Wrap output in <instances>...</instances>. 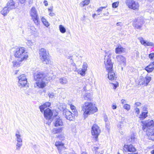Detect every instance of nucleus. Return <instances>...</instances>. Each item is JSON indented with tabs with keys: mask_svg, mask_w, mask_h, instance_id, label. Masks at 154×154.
Returning a JSON list of instances; mask_svg holds the SVG:
<instances>
[{
	"mask_svg": "<svg viewBox=\"0 0 154 154\" xmlns=\"http://www.w3.org/2000/svg\"><path fill=\"white\" fill-rule=\"evenodd\" d=\"M86 71L82 69L78 70V73L82 76H84L85 75Z\"/></svg>",
	"mask_w": 154,
	"mask_h": 154,
	"instance_id": "f704fd0d",
	"label": "nucleus"
},
{
	"mask_svg": "<svg viewBox=\"0 0 154 154\" xmlns=\"http://www.w3.org/2000/svg\"><path fill=\"white\" fill-rule=\"evenodd\" d=\"M40 59L44 64H49L51 62L50 60L45 49L44 48L41 49L39 51Z\"/></svg>",
	"mask_w": 154,
	"mask_h": 154,
	"instance_id": "20e7f679",
	"label": "nucleus"
},
{
	"mask_svg": "<svg viewBox=\"0 0 154 154\" xmlns=\"http://www.w3.org/2000/svg\"><path fill=\"white\" fill-rule=\"evenodd\" d=\"M10 10L7 6L5 7L1 11V14L4 16L8 13Z\"/></svg>",
	"mask_w": 154,
	"mask_h": 154,
	"instance_id": "4be33fe9",
	"label": "nucleus"
},
{
	"mask_svg": "<svg viewBox=\"0 0 154 154\" xmlns=\"http://www.w3.org/2000/svg\"><path fill=\"white\" fill-rule=\"evenodd\" d=\"M30 15L32 17L34 23L36 25L39 24L40 21L38 17V14L35 8L34 7H32L31 8L30 12Z\"/></svg>",
	"mask_w": 154,
	"mask_h": 154,
	"instance_id": "423d86ee",
	"label": "nucleus"
},
{
	"mask_svg": "<svg viewBox=\"0 0 154 154\" xmlns=\"http://www.w3.org/2000/svg\"><path fill=\"white\" fill-rule=\"evenodd\" d=\"M143 112H148L147 110V108L146 107H144L143 108Z\"/></svg>",
	"mask_w": 154,
	"mask_h": 154,
	"instance_id": "e2e57ef3",
	"label": "nucleus"
},
{
	"mask_svg": "<svg viewBox=\"0 0 154 154\" xmlns=\"http://www.w3.org/2000/svg\"><path fill=\"white\" fill-rule=\"evenodd\" d=\"M55 145L57 147L59 154H62L66 149L64 143L62 141H56L55 143Z\"/></svg>",
	"mask_w": 154,
	"mask_h": 154,
	"instance_id": "1a4fd4ad",
	"label": "nucleus"
},
{
	"mask_svg": "<svg viewBox=\"0 0 154 154\" xmlns=\"http://www.w3.org/2000/svg\"><path fill=\"white\" fill-rule=\"evenodd\" d=\"M44 3L45 6H47L48 5L47 1L46 0L44 1Z\"/></svg>",
	"mask_w": 154,
	"mask_h": 154,
	"instance_id": "052dcab7",
	"label": "nucleus"
},
{
	"mask_svg": "<svg viewBox=\"0 0 154 154\" xmlns=\"http://www.w3.org/2000/svg\"><path fill=\"white\" fill-rule=\"evenodd\" d=\"M31 29H32L33 31L34 32L36 31V29L34 28L33 26H31Z\"/></svg>",
	"mask_w": 154,
	"mask_h": 154,
	"instance_id": "4d7b16f0",
	"label": "nucleus"
},
{
	"mask_svg": "<svg viewBox=\"0 0 154 154\" xmlns=\"http://www.w3.org/2000/svg\"><path fill=\"white\" fill-rule=\"evenodd\" d=\"M144 126L146 127L147 129L152 128H154V122L152 120L149 119L145 121Z\"/></svg>",
	"mask_w": 154,
	"mask_h": 154,
	"instance_id": "4468645a",
	"label": "nucleus"
},
{
	"mask_svg": "<svg viewBox=\"0 0 154 154\" xmlns=\"http://www.w3.org/2000/svg\"><path fill=\"white\" fill-rule=\"evenodd\" d=\"M123 50V48L120 46L116 48L115 49L116 53L117 54L122 52Z\"/></svg>",
	"mask_w": 154,
	"mask_h": 154,
	"instance_id": "7c9ffc66",
	"label": "nucleus"
},
{
	"mask_svg": "<svg viewBox=\"0 0 154 154\" xmlns=\"http://www.w3.org/2000/svg\"><path fill=\"white\" fill-rule=\"evenodd\" d=\"M107 6L105 7H101L99 8L98 9L97 11L98 12H100L103 9H104L106 8Z\"/></svg>",
	"mask_w": 154,
	"mask_h": 154,
	"instance_id": "37998d69",
	"label": "nucleus"
},
{
	"mask_svg": "<svg viewBox=\"0 0 154 154\" xmlns=\"http://www.w3.org/2000/svg\"><path fill=\"white\" fill-rule=\"evenodd\" d=\"M113 88L115 89H116L118 87V85L117 84H113Z\"/></svg>",
	"mask_w": 154,
	"mask_h": 154,
	"instance_id": "5fc2aeb1",
	"label": "nucleus"
},
{
	"mask_svg": "<svg viewBox=\"0 0 154 154\" xmlns=\"http://www.w3.org/2000/svg\"><path fill=\"white\" fill-rule=\"evenodd\" d=\"M123 149L125 152H134L136 150L135 148L131 144H125L124 146Z\"/></svg>",
	"mask_w": 154,
	"mask_h": 154,
	"instance_id": "f8f14e48",
	"label": "nucleus"
},
{
	"mask_svg": "<svg viewBox=\"0 0 154 154\" xmlns=\"http://www.w3.org/2000/svg\"><path fill=\"white\" fill-rule=\"evenodd\" d=\"M100 133L99 127L96 124H94L91 128V133L93 136H94V140L96 141Z\"/></svg>",
	"mask_w": 154,
	"mask_h": 154,
	"instance_id": "6e6552de",
	"label": "nucleus"
},
{
	"mask_svg": "<svg viewBox=\"0 0 154 154\" xmlns=\"http://www.w3.org/2000/svg\"><path fill=\"white\" fill-rule=\"evenodd\" d=\"M90 2V0H85L83 1L81 3L82 5V6L84 7L85 5H88Z\"/></svg>",
	"mask_w": 154,
	"mask_h": 154,
	"instance_id": "473e14b6",
	"label": "nucleus"
},
{
	"mask_svg": "<svg viewBox=\"0 0 154 154\" xmlns=\"http://www.w3.org/2000/svg\"><path fill=\"white\" fill-rule=\"evenodd\" d=\"M96 14H93L92 17L93 18H94L95 16L96 15Z\"/></svg>",
	"mask_w": 154,
	"mask_h": 154,
	"instance_id": "69168bd1",
	"label": "nucleus"
},
{
	"mask_svg": "<svg viewBox=\"0 0 154 154\" xmlns=\"http://www.w3.org/2000/svg\"><path fill=\"white\" fill-rule=\"evenodd\" d=\"M82 154H88L87 153H86V152H83L82 153Z\"/></svg>",
	"mask_w": 154,
	"mask_h": 154,
	"instance_id": "774afa93",
	"label": "nucleus"
},
{
	"mask_svg": "<svg viewBox=\"0 0 154 154\" xmlns=\"http://www.w3.org/2000/svg\"><path fill=\"white\" fill-rule=\"evenodd\" d=\"M74 115L71 112V114L69 115L66 119L70 121L74 119Z\"/></svg>",
	"mask_w": 154,
	"mask_h": 154,
	"instance_id": "e433bc0d",
	"label": "nucleus"
},
{
	"mask_svg": "<svg viewBox=\"0 0 154 154\" xmlns=\"http://www.w3.org/2000/svg\"><path fill=\"white\" fill-rule=\"evenodd\" d=\"M48 11H49L51 12L52 11V8H48Z\"/></svg>",
	"mask_w": 154,
	"mask_h": 154,
	"instance_id": "0e129e2a",
	"label": "nucleus"
},
{
	"mask_svg": "<svg viewBox=\"0 0 154 154\" xmlns=\"http://www.w3.org/2000/svg\"><path fill=\"white\" fill-rule=\"evenodd\" d=\"M82 105V110L84 112L83 115L85 119L88 115L91 113H93L97 110V108L91 102H86Z\"/></svg>",
	"mask_w": 154,
	"mask_h": 154,
	"instance_id": "f03ea898",
	"label": "nucleus"
},
{
	"mask_svg": "<svg viewBox=\"0 0 154 154\" xmlns=\"http://www.w3.org/2000/svg\"><path fill=\"white\" fill-rule=\"evenodd\" d=\"M45 108H46V107H45V106H43V107H42V108L41 107V106H39V108L40 109V111L42 112L43 111L44 112V111L45 110Z\"/></svg>",
	"mask_w": 154,
	"mask_h": 154,
	"instance_id": "49530a36",
	"label": "nucleus"
},
{
	"mask_svg": "<svg viewBox=\"0 0 154 154\" xmlns=\"http://www.w3.org/2000/svg\"><path fill=\"white\" fill-rule=\"evenodd\" d=\"M70 107L72 110H73V109H75V107L74 105H71L70 106Z\"/></svg>",
	"mask_w": 154,
	"mask_h": 154,
	"instance_id": "3c124183",
	"label": "nucleus"
},
{
	"mask_svg": "<svg viewBox=\"0 0 154 154\" xmlns=\"http://www.w3.org/2000/svg\"><path fill=\"white\" fill-rule=\"evenodd\" d=\"M125 4L130 9L135 10H138L139 9V3L137 2L134 0H126Z\"/></svg>",
	"mask_w": 154,
	"mask_h": 154,
	"instance_id": "0eeeda50",
	"label": "nucleus"
},
{
	"mask_svg": "<svg viewBox=\"0 0 154 154\" xmlns=\"http://www.w3.org/2000/svg\"><path fill=\"white\" fill-rule=\"evenodd\" d=\"M121 103L122 104H124L126 102V101L125 99H122L121 100Z\"/></svg>",
	"mask_w": 154,
	"mask_h": 154,
	"instance_id": "680f3d73",
	"label": "nucleus"
},
{
	"mask_svg": "<svg viewBox=\"0 0 154 154\" xmlns=\"http://www.w3.org/2000/svg\"><path fill=\"white\" fill-rule=\"evenodd\" d=\"M22 146V142H17L16 145V149L17 150H19L20 149Z\"/></svg>",
	"mask_w": 154,
	"mask_h": 154,
	"instance_id": "c85d7f7f",
	"label": "nucleus"
},
{
	"mask_svg": "<svg viewBox=\"0 0 154 154\" xmlns=\"http://www.w3.org/2000/svg\"><path fill=\"white\" fill-rule=\"evenodd\" d=\"M72 112L74 113V115L75 116H77L78 114V112L77 110L75 109L72 110Z\"/></svg>",
	"mask_w": 154,
	"mask_h": 154,
	"instance_id": "8fccbe9b",
	"label": "nucleus"
},
{
	"mask_svg": "<svg viewBox=\"0 0 154 154\" xmlns=\"http://www.w3.org/2000/svg\"><path fill=\"white\" fill-rule=\"evenodd\" d=\"M14 56L16 57L20 58L21 61L27 59L28 57L27 52L25 50V48L23 47L20 48L17 50L15 53Z\"/></svg>",
	"mask_w": 154,
	"mask_h": 154,
	"instance_id": "39448f33",
	"label": "nucleus"
},
{
	"mask_svg": "<svg viewBox=\"0 0 154 154\" xmlns=\"http://www.w3.org/2000/svg\"><path fill=\"white\" fill-rule=\"evenodd\" d=\"M141 105V103L139 102H137L135 103L134 105L136 107L138 106H140Z\"/></svg>",
	"mask_w": 154,
	"mask_h": 154,
	"instance_id": "09e8293b",
	"label": "nucleus"
},
{
	"mask_svg": "<svg viewBox=\"0 0 154 154\" xmlns=\"http://www.w3.org/2000/svg\"><path fill=\"white\" fill-rule=\"evenodd\" d=\"M154 69V67L152 64H150L145 68V69L148 72H152Z\"/></svg>",
	"mask_w": 154,
	"mask_h": 154,
	"instance_id": "393cba45",
	"label": "nucleus"
},
{
	"mask_svg": "<svg viewBox=\"0 0 154 154\" xmlns=\"http://www.w3.org/2000/svg\"><path fill=\"white\" fill-rule=\"evenodd\" d=\"M13 66H16L17 65H16V64L17 63L16 61H14L13 62Z\"/></svg>",
	"mask_w": 154,
	"mask_h": 154,
	"instance_id": "6e6d98bb",
	"label": "nucleus"
},
{
	"mask_svg": "<svg viewBox=\"0 0 154 154\" xmlns=\"http://www.w3.org/2000/svg\"><path fill=\"white\" fill-rule=\"evenodd\" d=\"M16 140L17 142H23L22 139L21 138V135L20 134V132L18 131L16 132L15 134Z\"/></svg>",
	"mask_w": 154,
	"mask_h": 154,
	"instance_id": "aec40b11",
	"label": "nucleus"
},
{
	"mask_svg": "<svg viewBox=\"0 0 154 154\" xmlns=\"http://www.w3.org/2000/svg\"><path fill=\"white\" fill-rule=\"evenodd\" d=\"M60 83L62 85H65L68 82V80L65 77L60 78L59 79Z\"/></svg>",
	"mask_w": 154,
	"mask_h": 154,
	"instance_id": "5701e85b",
	"label": "nucleus"
},
{
	"mask_svg": "<svg viewBox=\"0 0 154 154\" xmlns=\"http://www.w3.org/2000/svg\"><path fill=\"white\" fill-rule=\"evenodd\" d=\"M53 115V113L52 110L49 108H48L44 111V116L47 120L51 121Z\"/></svg>",
	"mask_w": 154,
	"mask_h": 154,
	"instance_id": "9b49d317",
	"label": "nucleus"
},
{
	"mask_svg": "<svg viewBox=\"0 0 154 154\" xmlns=\"http://www.w3.org/2000/svg\"><path fill=\"white\" fill-rule=\"evenodd\" d=\"M59 30L62 33H65L66 32V29L62 25H60L59 27Z\"/></svg>",
	"mask_w": 154,
	"mask_h": 154,
	"instance_id": "c756f323",
	"label": "nucleus"
},
{
	"mask_svg": "<svg viewBox=\"0 0 154 154\" xmlns=\"http://www.w3.org/2000/svg\"><path fill=\"white\" fill-rule=\"evenodd\" d=\"M54 123L55 127L62 126L63 125L62 119L59 117L57 118Z\"/></svg>",
	"mask_w": 154,
	"mask_h": 154,
	"instance_id": "6ab92c4d",
	"label": "nucleus"
},
{
	"mask_svg": "<svg viewBox=\"0 0 154 154\" xmlns=\"http://www.w3.org/2000/svg\"><path fill=\"white\" fill-rule=\"evenodd\" d=\"M123 107L124 109H126L127 111H129L130 109V106L129 105L127 104H124Z\"/></svg>",
	"mask_w": 154,
	"mask_h": 154,
	"instance_id": "c9c22d12",
	"label": "nucleus"
},
{
	"mask_svg": "<svg viewBox=\"0 0 154 154\" xmlns=\"http://www.w3.org/2000/svg\"><path fill=\"white\" fill-rule=\"evenodd\" d=\"M116 25L117 26H122V24L121 22H118V23H117Z\"/></svg>",
	"mask_w": 154,
	"mask_h": 154,
	"instance_id": "603ef678",
	"label": "nucleus"
},
{
	"mask_svg": "<svg viewBox=\"0 0 154 154\" xmlns=\"http://www.w3.org/2000/svg\"><path fill=\"white\" fill-rule=\"evenodd\" d=\"M119 2H116L113 3L112 5V7L114 8H117L119 5Z\"/></svg>",
	"mask_w": 154,
	"mask_h": 154,
	"instance_id": "58836bf2",
	"label": "nucleus"
},
{
	"mask_svg": "<svg viewBox=\"0 0 154 154\" xmlns=\"http://www.w3.org/2000/svg\"><path fill=\"white\" fill-rule=\"evenodd\" d=\"M140 40L141 44L144 46L154 47V43L152 42L145 41L143 39V38H141Z\"/></svg>",
	"mask_w": 154,
	"mask_h": 154,
	"instance_id": "dca6fc26",
	"label": "nucleus"
},
{
	"mask_svg": "<svg viewBox=\"0 0 154 154\" xmlns=\"http://www.w3.org/2000/svg\"><path fill=\"white\" fill-rule=\"evenodd\" d=\"M147 135L148 138L152 141L154 140V128L147 129Z\"/></svg>",
	"mask_w": 154,
	"mask_h": 154,
	"instance_id": "ddd939ff",
	"label": "nucleus"
},
{
	"mask_svg": "<svg viewBox=\"0 0 154 154\" xmlns=\"http://www.w3.org/2000/svg\"><path fill=\"white\" fill-rule=\"evenodd\" d=\"M84 97L85 100L91 101L92 99V95L90 93H85Z\"/></svg>",
	"mask_w": 154,
	"mask_h": 154,
	"instance_id": "412c9836",
	"label": "nucleus"
},
{
	"mask_svg": "<svg viewBox=\"0 0 154 154\" xmlns=\"http://www.w3.org/2000/svg\"><path fill=\"white\" fill-rule=\"evenodd\" d=\"M143 79H144V78L142 77L140 79L139 83L140 85L145 86V82Z\"/></svg>",
	"mask_w": 154,
	"mask_h": 154,
	"instance_id": "72a5a7b5",
	"label": "nucleus"
},
{
	"mask_svg": "<svg viewBox=\"0 0 154 154\" xmlns=\"http://www.w3.org/2000/svg\"><path fill=\"white\" fill-rule=\"evenodd\" d=\"M15 5V2L13 0H10L7 3L6 6L11 10L16 8Z\"/></svg>",
	"mask_w": 154,
	"mask_h": 154,
	"instance_id": "a211bd4d",
	"label": "nucleus"
},
{
	"mask_svg": "<svg viewBox=\"0 0 154 154\" xmlns=\"http://www.w3.org/2000/svg\"><path fill=\"white\" fill-rule=\"evenodd\" d=\"M41 21L43 23L44 25H45L46 27H48L49 25V24L46 20L44 17H42L41 18Z\"/></svg>",
	"mask_w": 154,
	"mask_h": 154,
	"instance_id": "cd10ccee",
	"label": "nucleus"
},
{
	"mask_svg": "<svg viewBox=\"0 0 154 154\" xmlns=\"http://www.w3.org/2000/svg\"><path fill=\"white\" fill-rule=\"evenodd\" d=\"M62 130V127L54 128L52 130V132L54 134H57L61 132Z\"/></svg>",
	"mask_w": 154,
	"mask_h": 154,
	"instance_id": "b1692460",
	"label": "nucleus"
},
{
	"mask_svg": "<svg viewBox=\"0 0 154 154\" xmlns=\"http://www.w3.org/2000/svg\"><path fill=\"white\" fill-rule=\"evenodd\" d=\"M112 108L113 109H116L117 108V106L116 105L113 104L112 106Z\"/></svg>",
	"mask_w": 154,
	"mask_h": 154,
	"instance_id": "864d4df0",
	"label": "nucleus"
},
{
	"mask_svg": "<svg viewBox=\"0 0 154 154\" xmlns=\"http://www.w3.org/2000/svg\"><path fill=\"white\" fill-rule=\"evenodd\" d=\"M88 67L87 64L86 63H84L82 66V69L86 71Z\"/></svg>",
	"mask_w": 154,
	"mask_h": 154,
	"instance_id": "ea45409f",
	"label": "nucleus"
},
{
	"mask_svg": "<svg viewBox=\"0 0 154 154\" xmlns=\"http://www.w3.org/2000/svg\"><path fill=\"white\" fill-rule=\"evenodd\" d=\"M18 85L20 88L25 86L27 82V79L24 74L18 77Z\"/></svg>",
	"mask_w": 154,
	"mask_h": 154,
	"instance_id": "9d476101",
	"label": "nucleus"
},
{
	"mask_svg": "<svg viewBox=\"0 0 154 154\" xmlns=\"http://www.w3.org/2000/svg\"><path fill=\"white\" fill-rule=\"evenodd\" d=\"M116 61L119 63V64H123L125 65L126 59L121 55H119L116 57Z\"/></svg>",
	"mask_w": 154,
	"mask_h": 154,
	"instance_id": "2eb2a0df",
	"label": "nucleus"
},
{
	"mask_svg": "<svg viewBox=\"0 0 154 154\" xmlns=\"http://www.w3.org/2000/svg\"><path fill=\"white\" fill-rule=\"evenodd\" d=\"M149 58L152 60H154V53H150L149 55Z\"/></svg>",
	"mask_w": 154,
	"mask_h": 154,
	"instance_id": "a19ab883",
	"label": "nucleus"
},
{
	"mask_svg": "<svg viewBox=\"0 0 154 154\" xmlns=\"http://www.w3.org/2000/svg\"><path fill=\"white\" fill-rule=\"evenodd\" d=\"M131 139L132 141L134 142L135 140V135L134 134H133L131 135Z\"/></svg>",
	"mask_w": 154,
	"mask_h": 154,
	"instance_id": "c03bdc74",
	"label": "nucleus"
},
{
	"mask_svg": "<svg viewBox=\"0 0 154 154\" xmlns=\"http://www.w3.org/2000/svg\"><path fill=\"white\" fill-rule=\"evenodd\" d=\"M27 45L29 46H32L33 45V43L31 40H29L26 42Z\"/></svg>",
	"mask_w": 154,
	"mask_h": 154,
	"instance_id": "79ce46f5",
	"label": "nucleus"
},
{
	"mask_svg": "<svg viewBox=\"0 0 154 154\" xmlns=\"http://www.w3.org/2000/svg\"><path fill=\"white\" fill-rule=\"evenodd\" d=\"M63 114L65 116V117L67 118L68 117L69 115L71 114V112L67 109H65L63 110Z\"/></svg>",
	"mask_w": 154,
	"mask_h": 154,
	"instance_id": "a878e982",
	"label": "nucleus"
},
{
	"mask_svg": "<svg viewBox=\"0 0 154 154\" xmlns=\"http://www.w3.org/2000/svg\"><path fill=\"white\" fill-rule=\"evenodd\" d=\"M142 24L141 21H139L138 19H136L133 23V25L135 28L141 29Z\"/></svg>",
	"mask_w": 154,
	"mask_h": 154,
	"instance_id": "f3484780",
	"label": "nucleus"
},
{
	"mask_svg": "<svg viewBox=\"0 0 154 154\" xmlns=\"http://www.w3.org/2000/svg\"><path fill=\"white\" fill-rule=\"evenodd\" d=\"M135 112L137 114H138L140 113V109L137 107H136L134 109Z\"/></svg>",
	"mask_w": 154,
	"mask_h": 154,
	"instance_id": "de8ad7c7",
	"label": "nucleus"
},
{
	"mask_svg": "<svg viewBox=\"0 0 154 154\" xmlns=\"http://www.w3.org/2000/svg\"><path fill=\"white\" fill-rule=\"evenodd\" d=\"M150 64H152V65H153H153H154V61H153L152 63H150Z\"/></svg>",
	"mask_w": 154,
	"mask_h": 154,
	"instance_id": "338daca9",
	"label": "nucleus"
},
{
	"mask_svg": "<svg viewBox=\"0 0 154 154\" xmlns=\"http://www.w3.org/2000/svg\"><path fill=\"white\" fill-rule=\"evenodd\" d=\"M111 56V52L109 51L106 52L104 63L106 69L108 72V78L110 80H112L114 79L115 75L114 72L112 71L113 63L112 62Z\"/></svg>",
	"mask_w": 154,
	"mask_h": 154,
	"instance_id": "f257e3e1",
	"label": "nucleus"
},
{
	"mask_svg": "<svg viewBox=\"0 0 154 154\" xmlns=\"http://www.w3.org/2000/svg\"><path fill=\"white\" fill-rule=\"evenodd\" d=\"M26 0H20V2L21 4H23L24 3Z\"/></svg>",
	"mask_w": 154,
	"mask_h": 154,
	"instance_id": "bf43d9fd",
	"label": "nucleus"
},
{
	"mask_svg": "<svg viewBox=\"0 0 154 154\" xmlns=\"http://www.w3.org/2000/svg\"><path fill=\"white\" fill-rule=\"evenodd\" d=\"M51 105V103L49 102H46L44 103L41 106V107H43V106H45V107H47L50 106Z\"/></svg>",
	"mask_w": 154,
	"mask_h": 154,
	"instance_id": "4c0bfd02",
	"label": "nucleus"
},
{
	"mask_svg": "<svg viewBox=\"0 0 154 154\" xmlns=\"http://www.w3.org/2000/svg\"><path fill=\"white\" fill-rule=\"evenodd\" d=\"M45 76L43 72L41 71H37L33 74L34 79L37 81L36 84L38 87L43 88L45 86V82L43 81Z\"/></svg>",
	"mask_w": 154,
	"mask_h": 154,
	"instance_id": "7ed1b4c3",
	"label": "nucleus"
},
{
	"mask_svg": "<svg viewBox=\"0 0 154 154\" xmlns=\"http://www.w3.org/2000/svg\"><path fill=\"white\" fill-rule=\"evenodd\" d=\"M143 79H144L145 82V86H146L151 80V78L150 77L146 76Z\"/></svg>",
	"mask_w": 154,
	"mask_h": 154,
	"instance_id": "bb28decb",
	"label": "nucleus"
},
{
	"mask_svg": "<svg viewBox=\"0 0 154 154\" xmlns=\"http://www.w3.org/2000/svg\"><path fill=\"white\" fill-rule=\"evenodd\" d=\"M54 94L53 93H49L48 94V96L50 98H52L54 96Z\"/></svg>",
	"mask_w": 154,
	"mask_h": 154,
	"instance_id": "a18cd8bd",
	"label": "nucleus"
},
{
	"mask_svg": "<svg viewBox=\"0 0 154 154\" xmlns=\"http://www.w3.org/2000/svg\"><path fill=\"white\" fill-rule=\"evenodd\" d=\"M55 15L54 13H50L49 14V15L51 17H53Z\"/></svg>",
	"mask_w": 154,
	"mask_h": 154,
	"instance_id": "13d9d810",
	"label": "nucleus"
},
{
	"mask_svg": "<svg viewBox=\"0 0 154 154\" xmlns=\"http://www.w3.org/2000/svg\"><path fill=\"white\" fill-rule=\"evenodd\" d=\"M148 112H143L140 115L141 116L140 118L145 119L147 116Z\"/></svg>",
	"mask_w": 154,
	"mask_h": 154,
	"instance_id": "2f4dec72",
	"label": "nucleus"
}]
</instances>
